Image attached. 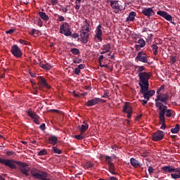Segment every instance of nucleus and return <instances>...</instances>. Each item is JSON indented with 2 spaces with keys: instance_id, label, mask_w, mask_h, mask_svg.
Wrapping results in <instances>:
<instances>
[{
  "instance_id": "obj_6",
  "label": "nucleus",
  "mask_w": 180,
  "mask_h": 180,
  "mask_svg": "<svg viewBox=\"0 0 180 180\" xmlns=\"http://www.w3.org/2000/svg\"><path fill=\"white\" fill-rule=\"evenodd\" d=\"M60 33L64 34V36H71V27H70L68 22H63V25L60 26Z\"/></svg>"
},
{
  "instance_id": "obj_33",
  "label": "nucleus",
  "mask_w": 180,
  "mask_h": 180,
  "mask_svg": "<svg viewBox=\"0 0 180 180\" xmlns=\"http://www.w3.org/2000/svg\"><path fill=\"white\" fill-rule=\"evenodd\" d=\"M52 151L55 153V154H63V150L58 149L57 148V146H53L52 148Z\"/></svg>"
},
{
  "instance_id": "obj_7",
  "label": "nucleus",
  "mask_w": 180,
  "mask_h": 180,
  "mask_svg": "<svg viewBox=\"0 0 180 180\" xmlns=\"http://www.w3.org/2000/svg\"><path fill=\"white\" fill-rule=\"evenodd\" d=\"M37 79L38 81L37 85L40 90L43 89V88H47L48 89H50V85H49L47 80H46V79H44L43 77H37Z\"/></svg>"
},
{
  "instance_id": "obj_20",
  "label": "nucleus",
  "mask_w": 180,
  "mask_h": 180,
  "mask_svg": "<svg viewBox=\"0 0 180 180\" xmlns=\"http://www.w3.org/2000/svg\"><path fill=\"white\" fill-rule=\"evenodd\" d=\"M48 141H49L50 144L52 146H56L58 143V138L56 136H49Z\"/></svg>"
},
{
  "instance_id": "obj_35",
  "label": "nucleus",
  "mask_w": 180,
  "mask_h": 180,
  "mask_svg": "<svg viewBox=\"0 0 180 180\" xmlns=\"http://www.w3.org/2000/svg\"><path fill=\"white\" fill-rule=\"evenodd\" d=\"M81 1L82 0H76L75 1V9H76V11H79V8H81Z\"/></svg>"
},
{
  "instance_id": "obj_64",
  "label": "nucleus",
  "mask_w": 180,
  "mask_h": 180,
  "mask_svg": "<svg viewBox=\"0 0 180 180\" xmlns=\"http://www.w3.org/2000/svg\"><path fill=\"white\" fill-rule=\"evenodd\" d=\"M107 180H119V179H117V178H116V177H115V176H111V177H110L108 179H107Z\"/></svg>"
},
{
  "instance_id": "obj_5",
  "label": "nucleus",
  "mask_w": 180,
  "mask_h": 180,
  "mask_svg": "<svg viewBox=\"0 0 180 180\" xmlns=\"http://www.w3.org/2000/svg\"><path fill=\"white\" fill-rule=\"evenodd\" d=\"M136 63H143L145 64H148L151 65V63L148 62V56L144 51H140L138 53L136 57L135 58Z\"/></svg>"
},
{
  "instance_id": "obj_14",
  "label": "nucleus",
  "mask_w": 180,
  "mask_h": 180,
  "mask_svg": "<svg viewBox=\"0 0 180 180\" xmlns=\"http://www.w3.org/2000/svg\"><path fill=\"white\" fill-rule=\"evenodd\" d=\"M110 6L112 9H115V13H119L122 11V6L119 5V1L116 0L110 1Z\"/></svg>"
},
{
  "instance_id": "obj_16",
  "label": "nucleus",
  "mask_w": 180,
  "mask_h": 180,
  "mask_svg": "<svg viewBox=\"0 0 180 180\" xmlns=\"http://www.w3.org/2000/svg\"><path fill=\"white\" fill-rule=\"evenodd\" d=\"M142 13L145 16H148V18H150V16H153L155 15V13H154V10H153L151 8H145L142 11Z\"/></svg>"
},
{
  "instance_id": "obj_22",
  "label": "nucleus",
  "mask_w": 180,
  "mask_h": 180,
  "mask_svg": "<svg viewBox=\"0 0 180 180\" xmlns=\"http://www.w3.org/2000/svg\"><path fill=\"white\" fill-rule=\"evenodd\" d=\"M130 163L131 165H132V167H134L135 168H136V167H141V165H143L142 164H141L140 162H139V160H135L134 158H131L130 159Z\"/></svg>"
},
{
  "instance_id": "obj_28",
  "label": "nucleus",
  "mask_w": 180,
  "mask_h": 180,
  "mask_svg": "<svg viewBox=\"0 0 180 180\" xmlns=\"http://www.w3.org/2000/svg\"><path fill=\"white\" fill-rule=\"evenodd\" d=\"M136 68H138L137 70L138 76H139L140 74H143L144 73L143 71H146V68L144 66H136Z\"/></svg>"
},
{
  "instance_id": "obj_43",
  "label": "nucleus",
  "mask_w": 180,
  "mask_h": 180,
  "mask_svg": "<svg viewBox=\"0 0 180 180\" xmlns=\"http://www.w3.org/2000/svg\"><path fill=\"white\" fill-rule=\"evenodd\" d=\"M74 72L76 75H79V74H81V70L78 68H75Z\"/></svg>"
},
{
  "instance_id": "obj_17",
  "label": "nucleus",
  "mask_w": 180,
  "mask_h": 180,
  "mask_svg": "<svg viewBox=\"0 0 180 180\" xmlns=\"http://www.w3.org/2000/svg\"><path fill=\"white\" fill-rule=\"evenodd\" d=\"M122 112L124 113H129V112H133V108L131 105H130V103H125L124 105H123V109Z\"/></svg>"
},
{
  "instance_id": "obj_41",
  "label": "nucleus",
  "mask_w": 180,
  "mask_h": 180,
  "mask_svg": "<svg viewBox=\"0 0 180 180\" xmlns=\"http://www.w3.org/2000/svg\"><path fill=\"white\" fill-rule=\"evenodd\" d=\"M147 167H148V172H149V174H150V175H151L152 174H153V172H154V168H153V167H151V166H148V165H147Z\"/></svg>"
},
{
  "instance_id": "obj_29",
  "label": "nucleus",
  "mask_w": 180,
  "mask_h": 180,
  "mask_svg": "<svg viewBox=\"0 0 180 180\" xmlns=\"http://www.w3.org/2000/svg\"><path fill=\"white\" fill-rule=\"evenodd\" d=\"M180 125L176 124L174 128H172L171 131L173 134H175L179 131Z\"/></svg>"
},
{
  "instance_id": "obj_55",
  "label": "nucleus",
  "mask_w": 180,
  "mask_h": 180,
  "mask_svg": "<svg viewBox=\"0 0 180 180\" xmlns=\"http://www.w3.org/2000/svg\"><path fill=\"white\" fill-rule=\"evenodd\" d=\"M29 74L31 77H32V78H36V73L32 72V71H30L29 72Z\"/></svg>"
},
{
  "instance_id": "obj_34",
  "label": "nucleus",
  "mask_w": 180,
  "mask_h": 180,
  "mask_svg": "<svg viewBox=\"0 0 180 180\" xmlns=\"http://www.w3.org/2000/svg\"><path fill=\"white\" fill-rule=\"evenodd\" d=\"M70 51L72 52V53L74 54V56H78V54H79V49H77V48H72L70 49Z\"/></svg>"
},
{
  "instance_id": "obj_59",
  "label": "nucleus",
  "mask_w": 180,
  "mask_h": 180,
  "mask_svg": "<svg viewBox=\"0 0 180 180\" xmlns=\"http://www.w3.org/2000/svg\"><path fill=\"white\" fill-rule=\"evenodd\" d=\"M34 122L36 124H40V121H39V118L34 119Z\"/></svg>"
},
{
  "instance_id": "obj_25",
  "label": "nucleus",
  "mask_w": 180,
  "mask_h": 180,
  "mask_svg": "<svg viewBox=\"0 0 180 180\" xmlns=\"http://www.w3.org/2000/svg\"><path fill=\"white\" fill-rule=\"evenodd\" d=\"M160 123L161 125L160 129L162 130H165L167 129V125L165 124V120H164V117L162 115L160 116Z\"/></svg>"
},
{
  "instance_id": "obj_8",
  "label": "nucleus",
  "mask_w": 180,
  "mask_h": 180,
  "mask_svg": "<svg viewBox=\"0 0 180 180\" xmlns=\"http://www.w3.org/2000/svg\"><path fill=\"white\" fill-rule=\"evenodd\" d=\"M105 160L106 164H108L109 172L112 175H116V172H115V164L112 162V157L106 155L105 156Z\"/></svg>"
},
{
  "instance_id": "obj_30",
  "label": "nucleus",
  "mask_w": 180,
  "mask_h": 180,
  "mask_svg": "<svg viewBox=\"0 0 180 180\" xmlns=\"http://www.w3.org/2000/svg\"><path fill=\"white\" fill-rule=\"evenodd\" d=\"M110 45L109 44H107L103 46L102 50H103L105 53H109V51H110Z\"/></svg>"
},
{
  "instance_id": "obj_9",
  "label": "nucleus",
  "mask_w": 180,
  "mask_h": 180,
  "mask_svg": "<svg viewBox=\"0 0 180 180\" xmlns=\"http://www.w3.org/2000/svg\"><path fill=\"white\" fill-rule=\"evenodd\" d=\"M98 103H106V101L99 98H94L86 101V106H95V105H98Z\"/></svg>"
},
{
  "instance_id": "obj_12",
  "label": "nucleus",
  "mask_w": 180,
  "mask_h": 180,
  "mask_svg": "<svg viewBox=\"0 0 180 180\" xmlns=\"http://www.w3.org/2000/svg\"><path fill=\"white\" fill-rule=\"evenodd\" d=\"M162 139H164V131L161 130H158L152 135V140H153V141H160L162 140Z\"/></svg>"
},
{
  "instance_id": "obj_3",
  "label": "nucleus",
  "mask_w": 180,
  "mask_h": 180,
  "mask_svg": "<svg viewBox=\"0 0 180 180\" xmlns=\"http://www.w3.org/2000/svg\"><path fill=\"white\" fill-rule=\"evenodd\" d=\"M139 85L140 87L150 86L148 80L150 79V78H151V72H143V73H140V75H139Z\"/></svg>"
},
{
  "instance_id": "obj_32",
  "label": "nucleus",
  "mask_w": 180,
  "mask_h": 180,
  "mask_svg": "<svg viewBox=\"0 0 180 180\" xmlns=\"http://www.w3.org/2000/svg\"><path fill=\"white\" fill-rule=\"evenodd\" d=\"M152 50L155 56H157L158 54V46H157L156 44L152 45Z\"/></svg>"
},
{
  "instance_id": "obj_10",
  "label": "nucleus",
  "mask_w": 180,
  "mask_h": 180,
  "mask_svg": "<svg viewBox=\"0 0 180 180\" xmlns=\"http://www.w3.org/2000/svg\"><path fill=\"white\" fill-rule=\"evenodd\" d=\"M11 51L13 56L16 57V58H20V57H22V50H20V48H19L18 45L15 44L11 46Z\"/></svg>"
},
{
  "instance_id": "obj_52",
  "label": "nucleus",
  "mask_w": 180,
  "mask_h": 180,
  "mask_svg": "<svg viewBox=\"0 0 180 180\" xmlns=\"http://www.w3.org/2000/svg\"><path fill=\"white\" fill-rule=\"evenodd\" d=\"M36 32H37V30L36 29H32L31 30V31L30 32V34H31V36H34V33H36Z\"/></svg>"
},
{
  "instance_id": "obj_60",
  "label": "nucleus",
  "mask_w": 180,
  "mask_h": 180,
  "mask_svg": "<svg viewBox=\"0 0 180 180\" xmlns=\"http://www.w3.org/2000/svg\"><path fill=\"white\" fill-rule=\"evenodd\" d=\"M30 82H31L32 86L34 87V86H36V82H34V79H30Z\"/></svg>"
},
{
  "instance_id": "obj_50",
  "label": "nucleus",
  "mask_w": 180,
  "mask_h": 180,
  "mask_svg": "<svg viewBox=\"0 0 180 180\" xmlns=\"http://www.w3.org/2000/svg\"><path fill=\"white\" fill-rule=\"evenodd\" d=\"M108 94H109V92H108V91H104L103 95L101 97H102V98H109Z\"/></svg>"
},
{
  "instance_id": "obj_27",
  "label": "nucleus",
  "mask_w": 180,
  "mask_h": 180,
  "mask_svg": "<svg viewBox=\"0 0 180 180\" xmlns=\"http://www.w3.org/2000/svg\"><path fill=\"white\" fill-rule=\"evenodd\" d=\"M164 19H166V20H168L169 22H170V23H172V25H176V23L174 22V21H172V16L169 14H168V13H166Z\"/></svg>"
},
{
  "instance_id": "obj_44",
  "label": "nucleus",
  "mask_w": 180,
  "mask_h": 180,
  "mask_svg": "<svg viewBox=\"0 0 180 180\" xmlns=\"http://www.w3.org/2000/svg\"><path fill=\"white\" fill-rule=\"evenodd\" d=\"M70 36H71L72 39H77V38L79 37V34H78V33H74L72 34V32Z\"/></svg>"
},
{
  "instance_id": "obj_2",
  "label": "nucleus",
  "mask_w": 180,
  "mask_h": 180,
  "mask_svg": "<svg viewBox=\"0 0 180 180\" xmlns=\"http://www.w3.org/2000/svg\"><path fill=\"white\" fill-rule=\"evenodd\" d=\"M165 105H168V97L167 95H160L155 99V106H156L159 110V118H161V116H162L165 120V116L166 117H172L174 115V111L171 109H168V107Z\"/></svg>"
},
{
  "instance_id": "obj_13",
  "label": "nucleus",
  "mask_w": 180,
  "mask_h": 180,
  "mask_svg": "<svg viewBox=\"0 0 180 180\" xmlns=\"http://www.w3.org/2000/svg\"><path fill=\"white\" fill-rule=\"evenodd\" d=\"M80 32V41H82V43L84 44H86V43H88V39H89V32H85L84 30H82Z\"/></svg>"
},
{
  "instance_id": "obj_11",
  "label": "nucleus",
  "mask_w": 180,
  "mask_h": 180,
  "mask_svg": "<svg viewBox=\"0 0 180 180\" xmlns=\"http://www.w3.org/2000/svg\"><path fill=\"white\" fill-rule=\"evenodd\" d=\"M135 44L134 49H136V51H140L141 49L146 47V41L143 38H140L135 41Z\"/></svg>"
},
{
  "instance_id": "obj_37",
  "label": "nucleus",
  "mask_w": 180,
  "mask_h": 180,
  "mask_svg": "<svg viewBox=\"0 0 180 180\" xmlns=\"http://www.w3.org/2000/svg\"><path fill=\"white\" fill-rule=\"evenodd\" d=\"M37 155L42 156V155H47V150L46 149H42L39 152H38Z\"/></svg>"
},
{
  "instance_id": "obj_61",
  "label": "nucleus",
  "mask_w": 180,
  "mask_h": 180,
  "mask_svg": "<svg viewBox=\"0 0 180 180\" xmlns=\"http://www.w3.org/2000/svg\"><path fill=\"white\" fill-rule=\"evenodd\" d=\"M127 117H128V119H131V114L133 112H131V111H129V112H127Z\"/></svg>"
},
{
  "instance_id": "obj_48",
  "label": "nucleus",
  "mask_w": 180,
  "mask_h": 180,
  "mask_svg": "<svg viewBox=\"0 0 180 180\" xmlns=\"http://www.w3.org/2000/svg\"><path fill=\"white\" fill-rule=\"evenodd\" d=\"M149 100H147L146 98H144L143 100H141V102H142V105L143 106H146V105H147V102H148Z\"/></svg>"
},
{
  "instance_id": "obj_49",
  "label": "nucleus",
  "mask_w": 180,
  "mask_h": 180,
  "mask_svg": "<svg viewBox=\"0 0 180 180\" xmlns=\"http://www.w3.org/2000/svg\"><path fill=\"white\" fill-rule=\"evenodd\" d=\"M37 23H38V26H39V27H41V26H43V21L41 20V19L39 18Z\"/></svg>"
},
{
  "instance_id": "obj_51",
  "label": "nucleus",
  "mask_w": 180,
  "mask_h": 180,
  "mask_svg": "<svg viewBox=\"0 0 180 180\" xmlns=\"http://www.w3.org/2000/svg\"><path fill=\"white\" fill-rule=\"evenodd\" d=\"M58 19L59 22H64V20H65V18L63 15H58Z\"/></svg>"
},
{
  "instance_id": "obj_38",
  "label": "nucleus",
  "mask_w": 180,
  "mask_h": 180,
  "mask_svg": "<svg viewBox=\"0 0 180 180\" xmlns=\"http://www.w3.org/2000/svg\"><path fill=\"white\" fill-rule=\"evenodd\" d=\"M171 176H172V178L173 179H179V178H180V174L179 173H172V174H171Z\"/></svg>"
},
{
  "instance_id": "obj_23",
  "label": "nucleus",
  "mask_w": 180,
  "mask_h": 180,
  "mask_svg": "<svg viewBox=\"0 0 180 180\" xmlns=\"http://www.w3.org/2000/svg\"><path fill=\"white\" fill-rule=\"evenodd\" d=\"M165 88V85L163 84L157 90V91H156V94H157L156 99H157V98H158V96H160V95H166L167 97V99H169V96H168V94L161 93V91L164 90Z\"/></svg>"
},
{
  "instance_id": "obj_24",
  "label": "nucleus",
  "mask_w": 180,
  "mask_h": 180,
  "mask_svg": "<svg viewBox=\"0 0 180 180\" xmlns=\"http://www.w3.org/2000/svg\"><path fill=\"white\" fill-rule=\"evenodd\" d=\"M27 115L30 116V117H32V119H39V115H37L34 111L30 109L28 110Z\"/></svg>"
},
{
  "instance_id": "obj_39",
  "label": "nucleus",
  "mask_w": 180,
  "mask_h": 180,
  "mask_svg": "<svg viewBox=\"0 0 180 180\" xmlns=\"http://www.w3.org/2000/svg\"><path fill=\"white\" fill-rule=\"evenodd\" d=\"M82 61V59L75 57L73 58L74 64H79Z\"/></svg>"
},
{
  "instance_id": "obj_18",
  "label": "nucleus",
  "mask_w": 180,
  "mask_h": 180,
  "mask_svg": "<svg viewBox=\"0 0 180 180\" xmlns=\"http://www.w3.org/2000/svg\"><path fill=\"white\" fill-rule=\"evenodd\" d=\"M162 172L163 174H171L174 172V167L172 166L162 167Z\"/></svg>"
},
{
  "instance_id": "obj_62",
  "label": "nucleus",
  "mask_w": 180,
  "mask_h": 180,
  "mask_svg": "<svg viewBox=\"0 0 180 180\" xmlns=\"http://www.w3.org/2000/svg\"><path fill=\"white\" fill-rule=\"evenodd\" d=\"M72 95L75 96V98H79V95H78V94H77L75 91L72 92Z\"/></svg>"
},
{
  "instance_id": "obj_57",
  "label": "nucleus",
  "mask_w": 180,
  "mask_h": 180,
  "mask_svg": "<svg viewBox=\"0 0 180 180\" xmlns=\"http://www.w3.org/2000/svg\"><path fill=\"white\" fill-rule=\"evenodd\" d=\"M51 4L52 5L56 6L58 4V0H51Z\"/></svg>"
},
{
  "instance_id": "obj_53",
  "label": "nucleus",
  "mask_w": 180,
  "mask_h": 180,
  "mask_svg": "<svg viewBox=\"0 0 180 180\" xmlns=\"http://www.w3.org/2000/svg\"><path fill=\"white\" fill-rule=\"evenodd\" d=\"M78 69L81 70H84V68H85V65L84 64H80L78 65L77 67Z\"/></svg>"
},
{
  "instance_id": "obj_31",
  "label": "nucleus",
  "mask_w": 180,
  "mask_h": 180,
  "mask_svg": "<svg viewBox=\"0 0 180 180\" xmlns=\"http://www.w3.org/2000/svg\"><path fill=\"white\" fill-rule=\"evenodd\" d=\"M40 67L44 70H51V66L49 63H40Z\"/></svg>"
},
{
  "instance_id": "obj_45",
  "label": "nucleus",
  "mask_w": 180,
  "mask_h": 180,
  "mask_svg": "<svg viewBox=\"0 0 180 180\" xmlns=\"http://www.w3.org/2000/svg\"><path fill=\"white\" fill-rule=\"evenodd\" d=\"M170 61L172 62V64H175V63H176V57H171Z\"/></svg>"
},
{
  "instance_id": "obj_40",
  "label": "nucleus",
  "mask_w": 180,
  "mask_h": 180,
  "mask_svg": "<svg viewBox=\"0 0 180 180\" xmlns=\"http://www.w3.org/2000/svg\"><path fill=\"white\" fill-rule=\"evenodd\" d=\"M167 12L164 11H157V14L159 15L160 16H162V18H165Z\"/></svg>"
},
{
  "instance_id": "obj_54",
  "label": "nucleus",
  "mask_w": 180,
  "mask_h": 180,
  "mask_svg": "<svg viewBox=\"0 0 180 180\" xmlns=\"http://www.w3.org/2000/svg\"><path fill=\"white\" fill-rule=\"evenodd\" d=\"M173 172H175V174H180L179 167L176 169L173 167Z\"/></svg>"
},
{
  "instance_id": "obj_56",
  "label": "nucleus",
  "mask_w": 180,
  "mask_h": 180,
  "mask_svg": "<svg viewBox=\"0 0 180 180\" xmlns=\"http://www.w3.org/2000/svg\"><path fill=\"white\" fill-rule=\"evenodd\" d=\"M19 43H20L21 44H27V41L23 40V39H19Z\"/></svg>"
},
{
  "instance_id": "obj_26",
  "label": "nucleus",
  "mask_w": 180,
  "mask_h": 180,
  "mask_svg": "<svg viewBox=\"0 0 180 180\" xmlns=\"http://www.w3.org/2000/svg\"><path fill=\"white\" fill-rule=\"evenodd\" d=\"M39 15L43 20H49V19H50V18H49V15H47L46 13L42 11L39 12Z\"/></svg>"
},
{
  "instance_id": "obj_21",
  "label": "nucleus",
  "mask_w": 180,
  "mask_h": 180,
  "mask_svg": "<svg viewBox=\"0 0 180 180\" xmlns=\"http://www.w3.org/2000/svg\"><path fill=\"white\" fill-rule=\"evenodd\" d=\"M83 124H84L79 126L80 133H84V131H86V130H88V128L89 127V124H88L85 121L83 122Z\"/></svg>"
},
{
  "instance_id": "obj_42",
  "label": "nucleus",
  "mask_w": 180,
  "mask_h": 180,
  "mask_svg": "<svg viewBox=\"0 0 180 180\" xmlns=\"http://www.w3.org/2000/svg\"><path fill=\"white\" fill-rule=\"evenodd\" d=\"M84 32H87V33H89V24H85L84 25Z\"/></svg>"
},
{
  "instance_id": "obj_19",
  "label": "nucleus",
  "mask_w": 180,
  "mask_h": 180,
  "mask_svg": "<svg viewBox=\"0 0 180 180\" xmlns=\"http://www.w3.org/2000/svg\"><path fill=\"white\" fill-rule=\"evenodd\" d=\"M137 15V13L131 11L129 13V16L126 19V22H134V19Z\"/></svg>"
},
{
  "instance_id": "obj_63",
  "label": "nucleus",
  "mask_w": 180,
  "mask_h": 180,
  "mask_svg": "<svg viewBox=\"0 0 180 180\" xmlns=\"http://www.w3.org/2000/svg\"><path fill=\"white\" fill-rule=\"evenodd\" d=\"M94 167V163H87V167L88 168H92Z\"/></svg>"
},
{
  "instance_id": "obj_1",
  "label": "nucleus",
  "mask_w": 180,
  "mask_h": 180,
  "mask_svg": "<svg viewBox=\"0 0 180 180\" xmlns=\"http://www.w3.org/2000/svg\"><path fill=\"white\" fill-rule=\"evenodd\" d=\"M0 164L8 167L11 169H16L18 168L16 165H18L19 171L24 176H29V172L31 171L32 176L35 179L50 180V179H47L49 178V173L40 171L36 168H32L30 170V167H29V165L26 162H22L12 159H2L0 158Z\"/></svg>"
},
{
  "instance_id": "obj_46",
  "label": "nucleus",
  "mask_w": 180,
  "mask_h": 180,
  "mask_svg": "<svg viewBox=\"0 0 180 180\" xmlns=\"http://www.w3.org/2000/svg\"><path fill=\"white\" fill-rule=\"evenodd\" d=\"M15 32V30L11 29L6 31V34H12Z\"/></svg>"
},
{
  "instance_id": "obj_15",
  "label": "nucleus",
  "mask_w": 180,
  "mask_h": 180,
  "mask_svg": "<svg viewBox=\"0 0 180 180\" xmlns=\"http://www.w3.org/2000/svg\"><path fill=\"white\" fill-rule=\"evenodd\" d=\"M102 25H98L96 30V37L98 39V41H102Z\"/></svg>"
},
{
  "instance_id": "obj_58",
  "label": "nucleus",
  "mask_w": 180,
  "mask_h": 180,
  "mask_svg": "<svg viewBox=\"0 0 180 180\" xmlns=\"http://www.w3.org/2000/svg\"><path fill=\"white\" fill-rule=\"evenodd\" d=\"M13 154H14V153L12 151L6 152V155H8V157H11V156L13 155Z\"/></svg>"
},
{
  "instance_id": "obj_47",
  "label": "nucleus",
  "mask_w": 180,
  "mask_h": 180,
  "mask_svg": "<svg viewBox=\"0 0 180 180\" xmlns=\"http://www.w3.org/2000/svg\"><path fill=\"white\" fill-rule=\"evenodd\" d=\"M39 129H41L43 131H44V130H46V124L42 123V124L39 126Z\"/></svg>"
},
{
  "instance_id": "obj_4",
  "label": "nucleus",
  "mask_w": 180,
  "mask_h": 180,
  "mask_svg": "<svg viewBox=\"0 0 180 180\" xmlns=\"http://www.w3.org/2000/svg\"><path fill=\"white\" fill-rule=\"evenodd\" d=\"M149 87H150V86H141L139 94L143 95V98H144V99H147V100L150 101V98H151V96H153L154 94H155V90H149L148 89Z\"/></svg>"
},
{
  "instance_id": "obj_36",
  "label": "nucleus",
  "mask_w": 180,
  "mask_h": 180,
  "mask_svg": "<svg viewBox=\"0 0 180 180\" xmlns=\"http://www.w3.org/2000/svg\"><path fill=\"white\" fill-rule=\"evenodd\" d=\"M75 139H77V140H82V139H85V135L84 133H81L79 135H75Z\"/></svg>"
}]
</instances>
